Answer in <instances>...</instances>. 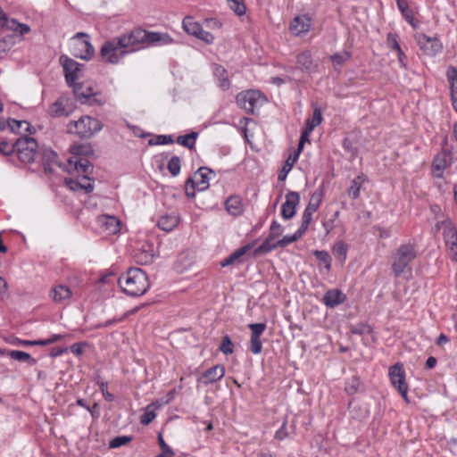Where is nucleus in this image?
<instances>
[{
	"instance_id": "nucleus-36",
	"label": "nucleus",
	"mask_w": 457,
	"mask_h": 457,
	"mask_svg": "<svg viewBox=\"0 0 457 457\" xmlns=\"http://www.w3.org/2000/svg\"><path fill=\"white\" fill-rule=\"evenodd\" d=\"M446 78L450 84L451 96H457V69L454 66L447 68Z\"/></svg>"
},
{
	"instance_id": "nucleus-18",
	"label": "nucleus",
	"mask_w": 457,
	"mask_h": 457,
	"mask_svg": "<svg viewBox=\"0 0 457 457\" xmlns=\"http://www.w3.org/2000/svg\"><path fill=\"white\" fill-rule=\"evenodd\" d=\"M97 224L98 226L106 233V234H116L120 229V220L111 215H101L97 217Z\"/></svg>"
},
{
	"instance_id": "nucleus-24",
	"label": "nucleus",
	"mask_w": 457,
	"mask_h": 457,
	"mask_svg": "<svg viewBox=\"0 0 457 457\" xmlns=\"http://www.w3.org/2000/svg\"><path fill=\"white\" fill-rule=\"evenodd\" d=\"M226 211L233 215L239 216L244 212V205L239 195H231L225 202Z\"/></svg>"
},
{
	"instance_id": "nucleus-28",
	"label": "nucleus",
	"mask_w": 457,
	"mask_h": 457,
	"mask_svg": "<svg viewBox=\"0 0 457 457\" xmlns=\"http://www.w3.org/2000/svg\"><path fill=\"white\" fill-rule=\"evenodd\" d=\"M251 249V245H245L243 247L237 249L229 256H228L220 264L222 267L234 264L236 262H242L241 258Z\"/></svg>"
},
{
	"instance_id": "nucleus-29",
	"label": "nucleus",
	"mask_w": 457,
	"mask_h": 457,
	"mask_svg": "<svg viewBox=\"0 0 457 457\" xmlns=\"http://www.w3.org/2000/svg\"><path fill=\"white\" fill-rule=\"evenodd\" d=\"M81 179L83 181H87V184H82L79 179H69L66 181L67 185L70 187L72 190H78L79 188L85 190L86 193H90L94 189V184L93 181L87 177V176H82Z\"/></svg>"
},
{
	"instance_id": "nucleus-50",
	"label": "nucleus",
	"mask_w": 457,
	"mask_h": 457,
	"mask_svg": "<svg viewBox=\"0 0 457 457\" xmlns=\"http://www.w3.org/2000/svg\"><path fill=\"white\" fill-rule=\"evenodd\" d=\"M13 46L12 37L0 39V59H3Z\"/></svg>"
},
{
	"instance_id": "nucleus-5",
	"label": "nucleus",
	"mask_w": 457,
	"mask_h": 457,
	"mask_svg": "<svg viewBox=\"0 0 457 457\" xmlns=\"http://www.w3.org/2000/svg\"><path fill=\"white\" fill-rule=\"evenodd\" d=\"M416 256L417 253L413 245L404 244L400 245L393 256L392 271L395 276L402 275Z\"/></svg>"
},
{
	"instance_id": "nucleus-40",
	"label": "nucleus",
	"mask_w": 457,
	"mask_h": 457,
	"mask_svg": "<svg viewBox=\"0 0 457 457\" xmlns=\"http://www.w3.org/2000/svg\"><path fill=\"white\" fill-rule=\"evenodd\" d=\"M397 7L405 20L410 23L413 24V12L409 7L408 3L404 0H396Z\"/></svg>"
},
{
	"instance_id": "nucleus-16",
	"label": "nucleus",
	"mask_w": 457,
	"mask_h": 457,
	"mask_svg": "<svg viewBox=\"0 0 457 457\" xmlns=\"http://www.w3.org/2000/svg\"><path fill=\"white\" fill-rule=\"evenodd\" d=\"M312 26L311 19L306 15L296 16L290 23L289 29L296 37L306 34Z\"/></svg>"
},
{
	"instance_id": "nucleus-7",
	"label": "nucleus",
	"mask_w": 457,
	"mask_h": 457,
	"mask_svg": "<svg viewBox=\"0 0 457 457\" xmlns=\"http://www.w3.org/2000/svg\"><path fill=\"white\" fill-rule=\"evenodd\" d=\"M215 177V172L208 167H200L195 173L193 178H189L186 183V195L188 197H194L195 193H189V185L194 189L198 191H204L210 186V180Z\"/></svg>"
},
{
	"instance_id": "nucleus-58",
	"label": "nucleus",
	"mask_w": 457,
	"mask_h": 457,
	"mask_svg": "<svg viewBox=\"0 0 457 457\" xmlns=\"http://www.w3.org/2000/svg\"><path fill=\"white\" fill-rule=\"evenodd\" d=\"M282 233H283V227L277 220H273L270 227L269 236H270L271 237L276 239Z\"/></svg>"
},
{
	"instance_id": "nucleus-44",
	"label": "nucleus",
	"mask_w": 457,
	"mask_h": 457,
	"mask_svg": "<svg viewBox=\"0 0 457 457\" xmlns=\"http://www.w3.org/2000/svg\"><path fill=\"white\" fill-rule=\"evenodd\" d=\"M73 88L76 97L81 101L87 100L95 95L91 87H87L86 90H84L79 84L74 85Z\"/></svg>"
},
{
	"instance_id": "nucleus-11",
	"label": "nucleus",
	"mask_w": 457,
	"mask_h": 457,
	"mask_svg": "<svg viewBox=\"0 0 457 457\" xmlns=\"http://www.w3.org/2000/svg\"><path fill=\"white\" fill-rule=\"evenodd\" d=\"M183 29L185 31L192 35L207 44H212L214 40V37L212 33L205 31L200 23L195 21L191 17H186L183 20Z\"/></svg>"
},
{
	"instance_id": "nucleus-9",
	"label": "nucleus",
	"mask_w": 457,
	"mask_h": 457,
	"mask_svg": "<svg viewBox=\"0 0 457 457\" xmlns=\"http://www.w3.org/2000/svg\"><path fill=\"white\" fill-rule=\"evenodd\" d=\"M388 376L392 386L397 389L399 394L407 400L408 385L405 381V371L402 363L397 362L391 366L388 370Z\"/></svg>"
},
{
	"instance_id": "nucleus-62",
	"label": "nucleus",
	"mask_w": 457,
	"mask_h": 457,
	"mask_svg": "<svg viewBox=\"0 0 457 457\" xmlns=\"http://www.w3.org/2000/svg\"><path fill=\"white\" fill-rule=\"evenodd\" d=\"M15 151V144L13 145L5 141L0 142V153L4 155L12 154Z\"/></svg>"
},
{
	"instance_id": "nucleus-38",
	"label": "nucleus",
	"mask_w": 457,
	"mask_h": 457,
	"mask_svg": "<svg viewBox=\"0 0 457 457\" xmlns=\"http://www.w3.org/2000/svg\"><path fill=\"white\" fill-rule=\"evenodd\" d=\"M360 386V378L353 376L345 381V391L348 395H353L358 392Z\"/></svg>"
},
{
	"instance_id": "nucleus-45",
	"label": "nucleus",
	"mask_w": 457,
	"mask_h": 457,
	"mask_svg": "<svg viewBox=\"0 0 457 457\" xmlns=\"http://www.w3.org/2000/svg\"><path fill=\"white\" fill-rule=\"evenodd\" d=\"M181 162L179 156H172L167 164L169 172L173 176H178L180 172Z\"/></svg>"
},
{
	"instance_id": "nucleus-39",
	"label": "nucleus",
	"mask_w": 457,
	"mask_h": 457,
	"mask_svg": "<svg viewBox=\"0 0 457 457\" xmlns=\"http://www.w3.org/2000/svg\"><path fill=\"white\" fill-rule=\"evenodd\" d=\"M322 121V114H321V111L320 110V108L318 107H315L313 109V113H312V118H308L305 121V127L308 128V129H312L313 131V129L319 126Z\"/></svg>"
},
{
	"instance_id": "nucleus-55",
	"label": "nucleus",
	"mask_w": 457,
	"mask_h": 457,
	"mask_svg": "<svg viewBox=\"0 0 457 457\" xmlns=\"http://www.w3.org/2000/svg\"><path fill=\"white\" fill-rule=\"evenodd\" d=\"M397 35L395 33H388L386 37L387 46L395 52H400L401 46L397 41Z\"/></svg>"
},
{
	"instance_id": "nucleus-53",
	"label": "nucleus",
	"mask_w": 457,
	"mask_h": 457,
	"mask_svg": "<svg viewBox=\"0 0 457 457\" xmlns=\"http://www.w3.org/2000/svg\"><path fill=\"white\" fill-rule=\"evenodd\" d=\"M313 212L304 209L302 215V223L299 227L298 230H300L303 234L306 232L308 227L312 221Z\"/></svg>"
},
{
	"instance_id": "nucleus-17",
	"label": "nucleus",
	"mask_w": 457,
	"mask_h": 457,
	"mask_svg": "<svg viewBox=\"0 0 457 457\" xmlns=\"http://www.w3.org/2000/svg\"><path fill=\"white\" fill-rule=\"evenodd\" d=\"M72 296V291L65 285H57L49 292V297L58 304L66 303Z\"/></svg>"
},
{
	"instance_id": "nucleus-59",
	"label": "nucleus",
	"mask_w": 457,
	"mask_h": 457,
	"mask_svg": "<svg viewBox=\"0 0 457 457\" xmlns=\"http://www.w3.org/2000/svg\"><path fill=\"white\" fill-rule=\"evenodd\" d=\"M135 258L138 263L146 264L153 261V254L147 252H141L135 254Z\"/></svg>"
},
{
	"instance_id": "nucleus-19",
	"label": "nucleus",
	"mask_w": 457,
	"mask_h": 457,
	"mask_svg": "<svg viewBox=\"0 0 457 457\" xmlns=\"http://www.w3.org/2000/svg\"><path fill=\"white\" fill-rule=\"evenodd\" d=\"M38 156L46 173H52L54 167L59 165L57 154L52 149H42Z\"/></svg>"
},
{
	"instance_id": "nucleus-8",
	"label": "nucleus",
	"mask_w": 457,
	"mask_h": 457,
	"mask_svg": "<svg viewBox=\"0 0 457 457\" xmlns=\"http://www.w3.org/2000/svg\"><path fill=\"white\" fill-rule=\"evenodd\" d=\"M88 35L84 32H78L73 39L76 41L73 45V54L75 57L90 60L95 54V49L88 40Z\"/></svg>"
},
{
	"instance_id": "nucleus-2",
	"label": "nucleus",
	"mask_w": 457,
	"mask_h": 457,
	"mask_svg": "<svg viewBox=\"0 0 457 457\" xmlns=\"http://www.w3.org/2000/svg\"><path fill=\"white\" fill-rule=\"evenodd\" d=\"M118 284L126 295L133 297L145 295L150 287L146 273L140 268H130L119 278Z\"/></svg>"
},
{
	"instance_id": "nucleus-10",
	"label": "nucleus",
	"mask_w": 457,
	"mask_h": 457,
	"mask_svg": "<svg viewBox=\"0 0 457 457\" xmlns=\"http://www.w3.org/2000/svg\"><path fill=\"white\" fill-rule=\"evenodd\" d=\"M60 62L62 65L65 79L70 87L76 85L75 81L80 78L84 64H81L68 56L62 55Z\"/></svg>"
},
{
	"instance_id": "nucleus-12",
	"label": "nucleus",
	"mask_w": 457,
	"mask_h": 457,
	"mask_svg": "<svg viewBox=\"0 0 457 457\" xmlns=\"http://www.w3.org/2000/svg\"><path fill=\"white\" fill-rule=\"evenodd\" d=\"M416 39L420 48L427 55L434 56L443 49L442 43L436 37H428L425 34H419Z\"/></svg>"
},
{
	"instance_id": "nucleus-31",
	"label": "nucleus",
	"mask_w": 457,
	"mask_h": 457,
	"mask_svg": "<svg viewBox=\"0 0 457 457\" xmlns=\"http://www.w3.org/2000/svg\"><path fill=\"white\" fill-rule=\"evenodd\" d=\"M299 157V154L295 153L294 154H290L287 159L285 162L284 166L282 167L281 170L278 173V179L279 181H284L287 174L292 170L294 164L297 162Z\"/></svg>"
},
{
	"instance_id": "nucleus-33",
	"label": "nucleus",
	"mask_w": 457,
	"mask_h": 457,
	"mask_svg": "<svg viewBox=\"0 0 457 457\" xmlns=\"http://www.w3.org/2000/svg\"><path fill=\"white\" fill-rule=\"evenodd\" d=\"M8 356L15 361L22 362L28 361L30 365H34L37 362V361L34 358H32L29 353L19 350L9 351Z\"/></svg>"
},
{
	"instance_id": "nucleus-60",
	"label": "nucleus",
	"mask_w": 457,
	"mask_h": 457,
	"mask_svg": "<svg viewBox=\"0 0 457 457\" xmlns=\"http://www.w3.org/2000/svg\"><path fill=\"white\" fill-rule=\"evenodd\" d=\"M287 419L283 421L281 427L276 431L275 438L281 441L287 437Z\"/></svg>"
},
{
	"instance_id": "nucleus-14",
	"label": "nucleus",
	"mask_w": 457,
	"mask_h": 457,
	"mask_svg": "<svg viewBox=\"0 0 457 457\" xmlns=\"http://www.w3.org/2000/svg\"><path fill=\"white\" fill-rule=\"evenodd\" d=\"M266 323H251L248 328L251 330L249 349L253 354H259L262 350L261 337L266 329Z\"/></svg>"
},
{
	"instance_id": "nucleus-32",
	"label": "nucleus",
	"mask_w": 457,
	"mask_h": 457,
	"mask_svg": "<svg viewBox=\"0 0 457 457\" xmlns=\"http://www.w3.org/2000/svg\"><path fill=\"white\" fill-rule=\"evenodd\" d=\"M277 247H278V245H277L275 238L268 236L262 244L254 250V254L268 253Z\"/></svg>"
},
{
	"instance_id": "nucleus-47",
	"label": "nucleus",
	"mask_w": 457,
	"mask_h": 457,
	"mask_svg": "<svg viewBox=\"0 0 457 457\" xmlns=\"http://www.w3.org/2000/svg\"><path fill=\"white\" fill-rule=\"evenodd\" d=\"M229 8L238 16L245 13L246 8L243 0H228Z\"/></svg>"
},
{
	"instance_id": "nucleus-25",
	"label": "nucleus",
	"mask_w": 457,
	"mask_h": 457,
	"mask_svg": "<svg viewBox=\"0 0 457 457\" xmlns=\"http://www.w3.org/2000/svg\"><path fill=\"white\" fill-rule=\"evenodd\" d=\"M71 153L74 155V159L94 154L93 146L90 143H75L70 147Z\"/></svg>"
},
{
	"instance_id": "nucleus-13",
	"label": "nucleus",
	"mask_w": 457,
	"mask_h": 457,
	"mask_svg": "<svg viewBox=\"0 0 457 457\" xmlns=\"http://www.w3.org/2000/svg\"><path fill=\"white\" fill-rule=\"evenodd\" d=\"M443 237L445 245L453 254V260L457 262V229L449 218H446Z\"/></svg>"
},
{
	"instance_id": "nucleus-48",
	"label": "nucleus",
	"mask_w": 457,
	"mask_h": 457,
	"mask_svg": "<svg viewBox=\"0 0 457 457\" xmlns=\"http://www.w3.org/2000/svg\"><path fill=\"white\" fill-rule=\"evenodd\" d=\"M8 29L18 32L21 36L26 35L30 31V28L29 25L24 23H19L14 19L11 20V25L8 24Z\"/></svg>"
},
{
	"instance_id": "nucleus-20",
	"label": "nucleus",
	"mask_w": 457,
	"mask_h": 457,
	"mask_svg": "<svg viewBox=\"0 0 457 457\" xmlns=\"http://www.w3.org/2000/svg\"><path fill=\"white\" fill-rule=\"evenodd\" d=\"M447 153L442 151L438 153L432 162V174L434 178L442 179L445 170L449 166L450 162L447 160Z\"/></svg>"
},
{
	"instance_id": "nucleus-15",
	"label": "nucleus",
	"mask_w": 457,
	"mask_h": 457,
	"mask_svg": "<svg viewBox=\"0 0 457 457\" xmlns=\"http://www.w3.org/2000/svg\"><path fill=\"white\" fill-rule=\"evenodd\" d=\"M300 203V195L295 191H289L286 195V201L281 206V216L284 220L292 219L296 212V207Z\"/></svg>"
},
{
	"instance_id": "nucleus-6",
	"label": "nucleus",
	"mask_w": 457,
	"mask_h": 457,
	"mask_svg": "<svg viewBox=\"0 0 457 457\" xmlns=\"http://www.w3.org/2000/svg\"><path fill=\"white\" fill-rule=\"evenodd\" d=\"M37 142L29 137H22L15 143V152L19 160L23 163H31L38 156Z\"/></svg>"
},
{
	"instance_id": "nucleus-34",
	"label": "nucleus",
	"mask_w": 457,
	"mask_h": 457,
	"mask_svg": "<svg viewBox=\"0 0 457 457\" xmlns=\"http://www.w3.org/2000/svg\"><path fill=\"white\" fill-rule=\"evenodd\" d=\"M198 137V133L192 131L189 134L178 137L176 142L188 149L195 147V140Z\"/></svg>"
},
{
	"instance_id": "nucleus-42",
	"label": "nucleus",
	"mask_w": 457,
	"mask_h": 457,
	"mask_svg": "<svg viewBox=\"0 0 457 457\" xmlns=\"http://www.w3.org/2000/svg\"><path fill=\"white\" fill-rule=\"evenodd\" d=\"M137 311H138V307H135V308L128 311L127 312H125L120 318L108 320L104 323H99V324L96 325L95 328H107V327H110L118 322H121L129 316L135 314Z\"/></svg>"
},
{
	"instance_id": "nucleus-41",
	"label": "nucleus",
	"mask_w": 457,
	"mask_h": 457,
	"mask_svg": "<svg viewBox=\"0 0 457 457\" xmlns=\"http://www.w3.org/2000/svg\"><path fill=\"white\" fill-rule=\"evenodd\" d=\"M364 180L365 179L363 176H358L352 181V185L348 189V195L350 197L357 199L360 196L361 186Z\"/></svg>"
},
{
	"instance_id": "nucleus-3",
	"label": "nucleus",
	"mask_w": 457,
	"mask_h": 457,
	"mask_svg": "<svg viewBox=\"0 0 457 457\" xmlns=\"http://www.w3.org/2000/svg\"><path fill=\"white\" fill-rule=\"evenodd\" d=\"M103 129V123L93 117L85 115L67 124V131L81 138H90Z\"/></svg>"
},
{
	"instance_id": "nucleus-35",
	"label": "nucleus",
	"mask_w": 457,
	"mask_h": 457,
	"mask_svg": "<svg viewBox=\"0 0 457 457\" xmlns=\"http://www.w3.org/2000/svg\"><path fill=\"white\" fill-rule=\"evenodd\" d=\"M70 163H74L75 170L78 172L88 173L93 169L91 162L83 157L70 160Z\"/></svg>"
},
{
	"instance_id": "nucleus-37",
	"label": "nucleus",
	"mask_w": 457,
	"mask_h": 457,
	"mask_svg": "<svg viewBox=\"0 0 457 457\" xmlns=\"http://www.w3.org/2000/svg\"><path fill=\"white\" fill-rule=\"evenodd\" d=\"M322 198H323L322 191L317 190V191L313 192L311 196L310 202L307 204L305 209L314 213L319 209V207L322 202Z\"/></svg>"
},
{
	"instance_id": "nucleus-1",
	"label": "nucleus",
	"mask_w": 457,
	"mask_h": 457,
	"mask_svg": "<svg viewBox=\"0 0 457 457\" xmlns=\"http://www.w3.org/2000/svg\"><path fill=\"white\" fill-rule=\"evenodd\" d=\"M172 43L173 38L168 33L135 29L105 41L101 46L100 56L104 62L117 64L129 54L152 46H167Z\"/></svg>"
},
{
	"instance_id": "nucleus-49",
	"label": "nucleus",
	"mask_w": 457,
	"mask_h": 457,
	"mask_svg": "<svg viewBox=\"0 0 457 457\" xmlns=\"http://www.w3.org/2000/svg\"><path fill=\"white\" fill-rule=\"evenodd\" d=\"M158 442H159L160 447L162 449V453L157 454L154 457H173L174 456V452L165 443V441L161 434L158 436Z\"/></svg>"
},
{
	"instance_id": "nucleus-27",
	"label": "nucleus",
	"mask_w": 457,
	"mask_h": 457,
	"mask_svg": "<svg viewBox=\"0 0 457 457\" xmlns=\"http://www.w3.org/2000/svg\"><path fill=\"white\" fill-rule=\"evenodd\" d=\"M48 113L51 117L58 118L67 117L71 114V112L65 107V99L60 97L49 106Z\"/></svg>"
},
{
	"instance_id": "nucleus-52",
	"label": "nucleus",
	"mask_w": 457,
	"mask_h": 457,
	"mask_svg": "<svg viewBox=\"0 0 457 457\" xmlns=\"http://www.w3.org/2000/svg\"><path fill=\"white\" fill-rule=\"evenodd\" d=\"M317 260L324 264L325 268L327 269V270H330L331 269V257L330 255L328 254V252L326 251H316L314 253Z\"/></svg>"
},
{
	"instance_id": "nucleus-30",
	"label": "nucleus",
	"mask_w": 457,
	"mask_h": 457,
	"mask_svg": "<svg viewBox=\"0 0 457 457\" xmlns=\"http://www.w3.org/2000/svg\"><path fill=\"white\" fill-rule=\"evenodd\" d=\"M213 74L219 81V87L222 90H228L229 88L230 82L226 69L220 65H216L213 70Z\"/></svg>"
},
{
	"instance_id": "nucleus-54",
	"label": "nucleus",
	"mask_w": 457,
	"mask_h": 457,
	"mask_svg": "<svg viewBox=\"0 0 457 457\" xmlns=\"http://www.w3.org/2000/svg\"><path fill=\"white\" fill-rule=\"evenodd\" d=\"M132 440L131 436H120L112 439L109 443L110 448H119L122 445H127Z\"/></svg>"
},
{
	"instance_id": "nucleus-4",
	"label": "nucleus",
	"mask_w": 457,
	"mask_h": 457,
	"mask_svg": "<svg viewBox=\"0 0 457 457\" xmlns=\"http://www.w3.org/2000/svg\"><path fill=\"white\" fill-rule=\"evenodd\" d=\"M237 105L247 113L255 114L266 102V96L259 90L249 89L238 93L236 96Z\"/></svg>"
},
{
	"instance_id": "nucleus-57",
	"label": "nucleus",
	"mask_w": 457,
	"mask_h": 457,
	"mask_svg": "<svg viewBox=\"0 0 457 457\" xmlns=\"http://www.w3.org/2000/svg\"><path fill=\"white\" fill-rule=\"evenodd\" d=\"M312 132V129H308L307 127H304L303 130L302 131L301 137H300L296 154H300L301 151L303 150L304 143L309 142V137Z\"/></svg>"
},
{
	"instance_id": "nucleus-51",
	"label": "nucleus",
	"mask_w": 457,
	"mask_h": 457,
	"mask_svg": "<svg viewBox=\"0 0 457 457\" xmlns=\"http://www.w3.org/2000/svg\"><path fill=\"white\" fill-rule=\"evenodd\" d=\"M220 351L226 355L233 353L234 345L228 335L222 337L221 344L220 345Z\"/></svg>"
},
{
	"instance_id": "nucleus-23",
	"label": "nucleus",
	"mask_w": 457,
	"mask_h": 457,
	"mask_svg": "<svg viewBox=\"0 0 457 457\" xmlns=\"http://www.w3.org/2000/svg\"><path fill=\"white\" fill-rule=\"evenodd\" d=\"M296 63L298 68L308 72H315L318 65L312 61L310 51H303L296 57Z\"/></svg>"
},
{
	"instance_id": "nucleus-43",
	"label": "nucleus",
	"mask_w": 457,
	"mask_h": 457,
	"mask_svg": "<svg viewBox=\"0 0 457 457\" xmlns=\"http://www.w3.org/2000/svg\"><path fill=\"white\" fill-rule=\"evenodd\" d=\"M333 254L335 255L336 259L339 260L341 262H344L346 259L347 245L343 241L336 243L333 247Z\"/></svg>"
},
{
	"instance_id": "nucleus-21",
	"label": "nucleus",
	"mask_w": 457,
	"mask_h": 457,
	"mask_svg": "<svg viewBox=\"0 0 457 457\" xmlns=\"http://www.w3.org/2000/svg\"><path fill=\"white\" fill-rule=\"evenodd\" d=\"M345 300L346 295L340 289L333 288L324 294L322 302L328 308L333 309L345 303Z\"/></svg>"
},
{
	"instance_id": "nucleus-64",
	"label": "nucleus",
	"mask_w": 457,
	"mask_h": 457,
	"mask_svg": "<svg viewBox=\"0 0 457 457\" xmlns=\"http://www.w3.org/2000/svg\"><path fill=\"white\" fill-rule=\"evenodd\" d=\"M155 418V413L153 411H146L140 418L141 424L148 425Z\"/></svg>"
},
{
	"instance_id": "nucleus-56",
	"label": "nucleus",
	"mask_w": 457,
	"mask_h": 457,
	"mask_svg": "<svg viewBox=\"0 0 457 457\" xmlns=\"http://www.w3.org/2000/svg\"><path fill=\"white\" fill-rule=\"evenodd\" d=\"M350 54L346 51H344L342 53H337L331 55L330 59L334 63L337 65H342L345 62L350 59Z\"/></svg>"
},
{
	"instance_id": "nucleus-61",
	"label": "nucleus",
	"mask_w": 457,
	"mask_h": 457,
	"mask_svg": "<svg viewBox=\"0 0 457 457\" xmlns=\"http://www.w3.org/2000/svg\"><path fill=\"white\" fill-rule=\"evenodd\" d=\"M17 345H22V346H34V345L45 346L44 339H40V340L17 339Z\"/></svg>"
},
{
	"instance_id": "nucleus-63",
	"label": "nucleus",
	"mask_w": 457,
	"mask_h": 457,
	"mask_svg": "<svg viewBox=\"0 0 457 457\" xmlns=\"http://www.w3.org/2000/svg\"><path fill=\"white\" fill-rule=\"evenodd\" d=\"M9 126L11 127L12 130L20 129H22L23 126H25V130H27L29 127V123L25 120H12L9 121Z\"/></svg>"
},
{
	"instance_id": "nucleus-26",
	"label": "nucleus",
	"mask_w": 457,
	"mask_h": 457,
	"mask_svg": "<svg viewBox=\"0 0 457 457\" xmlns=\"http://www.w3.org/2000/svg\"><path fill=\"white\" fill-rule=\"evenodd\" d=\"M179 222V218L176 214H165L159 219L157 226L160 229L170 232L178 226Z\"/></svg>"
},
{
	"instance_id": "nucleus-46",
	"label": "nucleus",
	"mask_w": 457,
	"mask_h": 457,
	"mask_svg": "<svg viewBox=\"0 0 457 457\" xmlns=\"http://www.w3.org/2000/svg\"><path fill=\"white\" fill-rule=\"evenodd\" d=\"M304 234H303L300 230H296L293 235L291 236H285L281 239L277 241V245H278V247H285L291 243H294L300 239Z\"/></svg>"
},
{
	"instance_id": "nucleus-22",
	"label": "nucleus",
	"mask_w": 457,
	"mask_h": 457,
	"mask_svg": "<svg viewBox=\"0 0 457 457\" xmlns=\"http://www.w3.org/2000/svg\"><path fill=\"white\" fill-rule=\"evenodd\" d=\"M225 375V368L221 364H217L202 374V382L204 385L215 383L220 380Z\"/></svg>"
}]
</instances>
